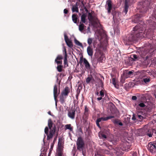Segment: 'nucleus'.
<instances>
[{"label": "nucleus", "mask_w": 156, "mask_h": 156, "mask_svg": "<svg viewBox=\"0 0 156 156\" xmlns=\"http://www.w3.org/2000/svg\"><path fill=\"white\" fill-rule=\"evenodd\" d=\"M132 83H129L128 84L126 83L125 84V87L127 88L131 87Z\"/></svg>", "instance_id": "obj_48"}, {"label": "nucleus", "mask_w": 156, "mask_h": 156, "mask_svg": "<svg viewBox=\"0 0 156 156\" xmlns=\"http://www.w3.org/2000/svg\"><path fill=\"white\" fill-rule=\"evenodd\" d=\"M76 145L77 149L79 151L82 152V154L83 156H86V151L84 150L85 142L81 136H79L77 138L76 141Z\"/></svg>", "instance_id": "obj_4"}, {"label": "nucleus", "mask_w": 156, "mask_h": 156, "mask_svg": "<svg viewBox=\"0 0 156 156\" xmlns=\"http://www.w3.org/2000/svg\"><path fill=\"white\" fill-rule=\"evenodd\" d=\"M68 94V87H66L61 93L60 98V101L63 104L64 102L65 99L66 98Z\"/></svg>", "instance_id": "obj_7"}, {"label": "nucleus", "mask_w": 156, "mask_h": 156, "mask_svg": "<svg viewBox=\"0 0 156 156\" xmlns=\"http://www.w3.org/2000/svg\"><path fill=\"white\" fill-rule=\"evenodd\" d=\"M92 41H93V39H92V38H88L87 40L88 44L89 45H90L91 44V43L92 42Z\"/></svg>", "instance_id": "obj_46"}, {"label": "nucleus", "mask_w": 156, "mask_h": 156, "mask_svg": "<svg viewBox=\"0 0 156 156\" xmlns=\"http://www.w3.org/2000/svg\"><path fill=\"white\" fill-rule=\"evenodd\" d=\"M94 156H104L102 154H100L97 153V154L95 153Z\"/></svg>", "instance_id": "obj_64"}, {"label": "nucleus", "mask_w": 156, "mask_h": 156, "mask_svg": "<svg viewBox=\"0 0 156 156\" xmlns=\"http://www.w3.org/2000/svg\"><path fill=\"white\" fill-rule=\"evenodd\" d=\"M106 3L107 5V10H108V13H110L111 12V10L112 8V1L111 0H107L106 1Z\"/></svg>", "instance_id": "obj_18"}, {"label": "nucleus", "mask_w": 156, "mask_h": 156, "mask_svg": "<svg viewBox=\"0 0 156 156\" xmlns=\"http://www.w3.org/2000/svg\"><path fill=\"white\" fill-rule=\"evenodd\" d=\"M83 63L85 65V68L87 70L90 68V65L87 60L85 58H83Z\"/></svg>", "instance_id": "obj_22"}, {"label": "nucleus", "mask_w": 156, "mask_h": 156, "mask_svg": "<svg viewBox=\"0 0 156 156\" xmlns=\"http://www.w3.org/2000/svg\"><path fill=\"white\" fill-rule=\"evenodd\" d=\"M112 137L110 139L109 141L112 143L113 145H115L118 141V138L115 136H112Z\"/></svg>", "instance_id": "obj_25"}, {"label": "nucleus", "mask_w": 156, "mask_h": 156, "mask_svg": "<svg viewBox=\"0 0 156 156\" xmlns=\"http://www.w3.org/2000/svg\"><path fill=\"white\" fill-rule=\"evenodd\" d=\"M113 19L114 22L119 21L121 16V13L115 10H112V13Z\"/></svg>", "instance_id": "obj_8"}, {"label": "nucleus", "mask_w": 156, "mask_h": 156, "mask_svg": "<svg viewBox=\"0 0 156 156\" xmlns=\"http://www.w3.org/2000/svg\"><path fill=\"white\" fill-rule=\"evenodd\" d=\"M153 4V0H146L143 3L140 12H141L145 13L151 9Z\"/></svg>", "instance_id": "obj_5"}, {"label": "nucleus", "mask_w": 156, "mask_h": 156, "mask_svg": "<svg viewBox=\"0 0 156 156\" xmlns=\"http://www.w3.org/2000/svg\"><path fill=\"white\" fill-rule=\"evenodd\" d=\"M73 46V43L71 40L69 39V48H71Z\"/></svg>", "instance_id": "obj_50"}, {"label": "nucleus", "mask_w": 156, "mask_h": 156, "mask_svg": "<svg viewBox=\"0 0 156 156\" xmlns=\"http://www.w3.org/2000/svg\"><path fill=\"white\" fill-rule=\"evenodd\" d=\"M151 65L153 67H156V60H152Z\"/></svg>", "instance_id": "obj_40"}, {"label": "nucleus", "mask_w": 156, "mask_h": 156, "mask_svg": "<svg viewBox=\"0 0 156 156\" xmlns=\"http://www.w3.org/2000/svg\"><path fill=\"white\" fill-rule=\"evenodd\" d=\"M105 119V117H101L100 118H98L96 120L99 122H101L102 121H106Z\"/></svg>", "instance_id": "obj_41"}, {"label": "nucleus", "mask_w": 156, "mask_h": 156, "mask_svg": "<svg viewBox=\"0 0 156 156\" xmlns=\"http://www.w3.org/2000/svg\"><path fill=\"white\" fill-rule=\"evenodd\" d=\"M123 151H128L130 150V146L127 145L126 143H123L120 147Z\"/></svg>", "instance_id": "obj_14"}, {"label": "nucleus", "mask_w": 156, "mask_h": 156, "mask_svg": "<svg viewBox=\"0 0 156 156\" xmlns=\"http://www.w3.org/2000/svg\"><path fill=\"white\" fill-rule=\"evenodd\" d=\"M102 146H103V147H107L108 148V147H109V146L106 143H104L102 144Z\"/></svg>", "instance_id": "obj_59"}, {"label": "nucleus", "mask_w": 156, "mask_h": 156, "mask_svg": "<svg viewBox=\"0 0 156 156\" xmlns=\"http://www.w3.org/2000/svg\"><path fill=\"white\" fill-rule=\"evenodd\" d=\"M112 121L115 125H117L122 126L123 125V123L119 119H112Z\"/></svg>", "instance_id": "obj_20"}, {"label": "nucleus", "mask_w": 156, "mask_h": 156, "mask_svg": "<svg viewBox=\"0 0 156 156\" xmlns=\"http://www.w3.org/2000/svg\"><path fill=\"white\" fill-rule=\"evenodd\" d=\"M62 65H58L57 67V69L58 71L59 72L62 71Z\"/></svg>", "instance_id": "obj_43"}, {"label": "nucleus", "mask_w": 156, "mask_h": 156, "mask_svg": "<svg viewBox=\"0 0 156 156\" xmlns=\"http://www.w3.org/2000/svg\"><path fill=\"white\" fill-rule=\"evenodd\" d=\"M64 39L67 45L68 46V38L67 36V34L66 32H64Z\"/></svg>", "instance_id": "obj_33"}, {"label": "nucleus", "mask_w": 156, "mask_h": 156, "mask_svg": "<svg viewBox=\"0 0 156 156\" xmlns=\"http://www.w3.org/2000/svg\"><path fill=\"white\" fill-rule=\"evenodd\" d=\"M146 105L145 104V103L144 102L141 101L138 103V107L143 108Z\"/></svg>", "instance_id": "obj_34"}, {"label": "nucleus", "mask_w": 156, "mask_h": 156, "mask_svg": "<svg viewBox=\"0 0 156 156\" xmlns=\"http://www.w3.org/2000/svg\"><path fill=\"white\" fill-rule=\"evenodd\" d=\"M102 152L105 154H109V151L105 150V151H102Z\"/></svg>", "instance_id": "obj_63"}, {"label": "nucleus", "mask_w": 156, "mask_h": 156, "mask_svg": "<svg viewBox=\"0 0 156 156\" xmlns=\"http://www.w3.org/2000/svg\"><path fill=\"white\" fill-rule=\"evenodd\" d=\"M115 118V116L113 115H110L109 116H108L106 117H105V121H107L108 119H111L112 118Z\"/></svg>", "instance_id": "obj_44"}, {"label": "nucleus", "mask_w": 156, "mask_h": 156, "mask_svg": "<svg viewBox=\"0 0 156 156\" xmlns=\"http://www.w3.org/2000/svg\"><path fill=\"white\" fill-rule=\"evenodd\" d=\"M63 143V142L62 139L59 138L57 149V155L58 156H63L62 152Z\"/></svg>", "instance_id": "obj_6"}, {"label": "nucleus", "mask_w": 156, "mask_h": 156, "mask_svg": "<svg viewBox=\"0 0 156 156\" xmlns=\"http://www.w3.org/2000/svg\"><path fill=\"white\" fill-rule=\"evenodd\" d=\"M108 105L109 106L110 110V109H112L115 107V105L111 102H110L108 103Z\"/></svg>", "instance_id": "obj_39"}, {"label": "nucleus", "mask_w": 156, "mask_h": 156, "mask_svg": "<svg viewBox=\"0 0 156 156\" xmlns=\"http://www.w3.org/2000/svg\"><path fill=\"white\" fill-rule=\"evenodd\" d=\"M62 47H63V49H62V51H63V54L64 55V64L65 65V66H68V65L67 63V54L66 53V48L64 46V44H62Z\"/></svg>", "instance_id": "obj_12"}, {"label": "nucleus", "mask_w": 156, "mask_h": 156, "mask_svg": "<svg viewBox=\"0 0 156 156\" xmlns=\"http://www.w3.org/2000/svg\"><path fill=\"white\" fill-rule=\"evenodd\" d=\"M147 149L151 153H155L156 152V143L150 142L148 145Z\"/></svg>", "instance_id": "obj_10"}, {"label": "nucleus", "mask_w": 156, "mask_h": 156, "mask_svg": "<svg viewBox=\"0 0 156 156\" xmlns=\"http://www.w3.org/2000/svg\"><path fill=\"white\" fill-rule=\"evenodd\" d=\"M72 19L73 22L77 25L79 24L80 20L77 16L76 14H73L72 16Z\"/></svg>", "instance_id": "obj_16"}, {"label": "nucleus", "mask_w": 156, "mask_h": 156, "mask_svg": "<svg viewBox=\"0 0 156 156\" xmlns=\"http://www.w3.org/2000/svg\"><path fill=\"white\" fill-rule=\"evenodd\" d=\"M74 42L77 45L80 46L82 48L83 47L82 43L77 40L75 37H74Z\"/></svg>", "instance_id": "obj_29"}, {"label": "nucleus", "mask_w": 156, "mask_h": 156, "mask_svg": "<svg viewBox=\"0 0 156 156\" xmlns=\"http://www.w3.org/2000/svg\"><path fill=\"white\" fill-rule=\"evenodd\" d=\"M82 14L81 15V21L80 22L82 23H85L86 22V18L87 17V15L86 14L84 13L83 12L82 13Z\"/></svg>", "instance_id": "obj_24"}, {"label": "nucleus", "mask_w": 156, "mask_h": 156, "mask_svg": "<svg viewBox=\"0 0 156 156\" xmlns=\"http://www.w3.org/2000/svg\"><path fill=\"white\" fill-rule=\"evenodd\" d=\"M133 72L134 71L133 70L129 71L127 70H126L123 72L122 74L123 76L127 78L128 77H132L134 75L133 73Z\"/></svg>", "instance_id": "obj_11"}, {"label": "nucleus", "mask_w": 156, "mask_h": 156, "mask_svg": "<svg viewBox=\"0 0 156 156\" xmlns=\"http://www.w3.org/2000/svg\"><path fill=\"white\" fill-rule=\"evenodd\" d=\"M107 99H108V96L105 95V97H104V98L102 99V101L103 102H104L106 101Z\"/></svg>", "instance_id": "obj_53"}, {"label": "nucleus", "mask_w": 156, "mask_h": 156, "mask_svg": "<svg viewBox=\"0 0 156 156\" xmlns=\"http://www.w3.org/2000/svg\"><path fill=\"white\" fill-rule=\"evenodd\" d=\"M82 87L81 86H79V87L77 90V92L78 93H80V90L82 89Z\"/></svg>", "instance_id": "obj_52"}, {"label": "nucleus", "mask_w": 156, "mask_h": 156, "mask_svg": "<svg viewBox=\"0 0 156 156\" xmlns=\"http://www.w3.org/2000/svg\"><path fill=\"white\" fill-rule=\"evenodd\" d=\"M136 54H132L130 56V58L132 60L134 61L140 60L142 56L141 55V52L139 51L136 52Z\"/></svg>", "instance_id": "obj_9"}, {"label": "nucleus", "mask_w": 156, "mask_h": 156, "mask_svg": "<svg viewBox=\"0 0 156 156\" xmlns=\"http://www.w3.org/2000/svg\"><path fill=\"white\" fill-rule=\"evenodd\" d=\"M156 16H154L152 15L150 17L149 20H147L146 21V26L144 29L145 32H146V35L149 34V32H152L153 30L155 28L156 26Z\"/></svg>", "instance_id": "obj_2"}, {"label": "nucleus", "mask_w": 156, "mask_h": 156, "mask_svg": "<svg viewBox=\"0 0 156 156\" xmlns=\"http://www.w3.org/2000/svg\"><path fill=\"white\" fill-rule=\"evenodd\" d=\"M137 99V97L136 96H133L132 97V100H136Z\"/></svg>", "instance_id": "obj_58"}, {"label": "nucleus", "mask_w": 156, "mask_h": 156, "mask_svg": "<svg viewBox=\"0 0 156 156\" xmlns=\"http://www.w3.org/2000/svg\"><path fill=\"white\" fill-rule=\"evenodd\" d=\"M79 26V29L80 31H82L84 29V27H85L84 25L81 22H80L79 24H78Z\"/></svg>", "instance_id": "obj_30"}, {"label": "nucleus", "mask_w": 156, "mask_h": 156, "mask_svg": "<svg viewBox=\"0 0 156 156\" xmlns=\"http://www.w3.org/2000/svg\"><path fill=\"white\" fill-rule=\"evenodd\" d=\"M63 57L61 55H58L57 57L55 59H57V60H62L63 59Z\"/></svg>", "instance_id": "obj_45"}, {"label": "nucleus", "mask_w": 156, "mask_h": 156, "mask_svg": "<svg viewBox=\"0 0 156 156\" xmlns=\"http://www.w3.org/2000/svg\"><path fill=\"white\" fill-rule=\"evenodd\" d=\"M105 56L104 55L99 54L98 55H96L95 58L97 59L99 63H102Z\"/></svg>", "instance_id": "obj_19"}, {"label": "nucleus", "mask_w": 156, "mask_h": 156, "mask_svg": "<svg viewBox=\"0 0 156 156\" xmlns=\"http://www.w3.org/2000/svg\"><path fill=\"white\" fill-rule=\"evenodd\" d=\"M87 52L88 55L90 56H92L93 54V48H91L90 46L87 47Z\"/></svg>", "instance_id": "obj_23"}, {"label": "nucleus", "mask_w": 156, "mask_h": 156, "mask_svg": "<svg viewBox=\"0 0 156 156\" xmlns=\"http://www.w3.org/2000/svg\"><path fill=\"white\" fill-rule=\"evenodd\" d=\"M75 110H73L72 112H69V117L73 119L75 118Z\"/></svg>", "instance_id": "obj_27"}, {"label": "nucleus", "mask_w": 156, "mask_h": 156, "mask_svg": "<svg viewBox=\"0 0 156 156\" xmlns=\"http://www.w3.org/2000/svg\"><path fill=\"white\" fill-rule=\"evenodd\" d=\"M100 85H101V87H103V82L101 80H100Z\"/></svg>", "instance_id": "obj_60"}, {"label": "nucleus", "mask_w": 156, "mask_h": 156, "mask_svg": "<svg viewBox=\"0 0 156 156\" xmlns=\"http://www.w3.org/2000/svg\"><path fill=\"white\" fill-rule=\"evenodd\" d=\"M128 9L124 8V10L123 11V12L124 13L125 15H126L128 12Z\"/></svg>", "instance_id": "obj_62"}, {"label": "nucleus", "mask_w": 156, "mask_h": 156, "mask_svg": "<svg viewBox=\"0 0 156 156\" xmlns=\"http://www.w3.org/2000/svg\"><path fill=\"white\" fill-rule=\"evenodd\" d=\"M150 80V78H144L142 80V81L144 82L146 84L149 82Z\"/></svg>", "instance_id": "obj_36"}, {"label": "nucleus", "mask_w": 156, "mask_h": 156, "mask_svg": "<svg viewBox=\"0 0 156 156\" xmlns=\"http://www.w3.org/2000/svg\"><path fill=\"white\" fill-rule=\"evenodd\" d=\"M81 5L79 6V7L80 8V10L81 11V13L84 12V7H86L85 5V4L83 3V0H81Z\"/></svg>", "instance_id": "obj_28"}, {"label": "nucleus", "mask_w": 156, "mask_h": 156, "mask_svg": "<svg viewBox=\"0 0 156 156\" xmlns=\"http://www.w3.org/2000/svg\"><path fill=\"white\" fill-rule=\"evenodd\" d=\"M112 83L113 85H115L116 83L115 78H113L112 79Z\"/></svg>", "instance_id": "obj_61"}, {"label": "nucleus", "mask_w": 156, "mask_h": 156, "mask_svg": "<svg viewBox=\"0 0 156 156\" xmlns=\"http://www.w3.org/2000/svg\"><path fill=\"white\" fill-rule=\"evenodd\" d=\"M152 132H153V135L154 136L156 135V129H152Z\"/></svg>", "instance_id": "obj_56"}, {"label": "nucleus", "mask_w": 156, "mask_h": 156, "mask_svg": "<svg viewBox=\"0 0 156 156\" xmlns=\"http://www.w3.org/2000/svg\"><path fill=\"white\" fill-rule=\"evenodd\" d=\"M114 151V153L117 156H121L123 154L122 152L123 151L120 147L115 148Z\"/></svg>", "instance_id": "obj_17"}, {"label": "nucleus", "mask_w": 156, "mask_h": 156, "mask_svg": "<svg viewBox=\"0 0 156 156\" xmlns=\"http://www.w3.org/2000/svg\"><path fill=\"white\" fill-rule=\"evenodd\" d=\"M132 119V120L134 121L135 122L137 123V120L138 119L137 118V115H136V116H135V115L133 114Z\"/></svg>", "instance_id": "obj_37"}, {"label": "nucleus", "mask_w": 156, "mask_h": 156, "mask_svg": "<svg viewBox=\"0 0 156 156\" xmlns=\"http://www.w3.org/2000/svg\"><path fill=\"white\" fill-rule=\"evenodd\" d=\"M129 8V6H128V2L126 0L125 2V4H124V9H128Z\"/></svg>", "instance_id": "obj_47"}, {"label": "nucleus", "mask_w": 156, "mask_h": 156, "mask_svg": "<svg viewBox=\"0 0 156 156\" xmlns=\"http://www.w3.org/2000/svg\"><path fill=\"white\" fill-rule=\"evenodd\" d=\"M55 62L58 65H62V60H57V59H55Z\"/></svg>", "instance_id": "obj_38"}, {"label": "nucleus", "mask_w": 156, "mask_h": 156, "mask_svg": "<svg viewBox=\"0 0 156 156\" xmlns=\"http://www.w3.org/2000/svg\"><path fill=\"white\" fill-rule=\"evenodd\" d=\"M72 10L73 12H78V7L77 3L76 2V4L72 6Z\"/></svg>", "instance_id": "obj_26"}, {"label": "nucleus", "mask_w": 156, "mask_h": 156, "mask_svg": "<svg viewBox=\"0 0 156 156\" xmlns=\"http://www.w3.org/2000/svg\"><path fill=\"white\" fill-rule=\"evenodd\" d=\"M127 78H126L123 77V74L121 75V78L120 79V81L122 83H125V80Z\"/></svg>", "instance_id": "obj_42"}, {"label": "nucleus", "mask_w": 156, "mask_h": 156, "mask_svg": "<svg viewBox=\"0 0 156 156\" xmlns=\"http://www.w3.org/2000/svg\"><path fill=\"white\" fill-rule=\"evenodd\" d=\"M48 125L50 130L49 133L48 127H46L44 129V132L47 136V139L48 140L52 138L56 129V127L52 122L51 119H49L48 120Z\"/></svg>", "instance_id": "obj_3"}, {"label": "nucleus", "mask_w": 156, "mask_h": 156, "mask_svg": "<svg viewBox=\"0 0 156 156\" xmlns=\"http://www.w3.org/2000/svg\"><path fill=\"white\" fill-rule=\"evenodd\" d=\"M140 113H139L137 115V118L138 119L137 122V124H140L141 122H143V120L146 119L145 117L142 115Z\"/></svg>", "instance_id": "obj_15"}, {"label": "nucleus", "mask_w": 156, "mask_h": 156, "mask_svg": "<svg viewBox=\"0 0 156 156\" xmlns=\"http://www.w3.org/2000/svg\"><path fill=\"white\" fill-rule=\"evenodd\" d=\"M152 129H148L147 130V135L149 137H151L152 136V135H153V132H152Z\"/></svg>", "instance_id": "obj_32"}, {"label": "nucleus", "mask_w": 156, "mask_h": 156, "mask_svg": "<svg viewBox=\"0 0 156 156\" xmlns=\"http://www.w3.org/2000/svg\"><path fill=\"white\" fill-rule=\"evenodd\" d=\"M110 110L111 112L115 116H117L119 114V111L115 107L113 108L110 109Z\"/></svg>", "instance_id": "obj_21"}, {"label": "nucleus", "mask_w": 156, "mask_h": 156, "mask_svg": "<svg viewBox=\"0 0 156 156\" xmlns=\"http://www.w3.org/2000/svg\"><path fill=\"white\" fill-rule=\"evenodd\" d=\"M93 19V17L92 14L90 12H88V19L90 21H91Z\"/></svg>", "instance_id": "obj_35"}, {"label": "nucleus", "mask_w": 156, "mask_h": 156, "mask_svg": "<svg viewBox=\"0 0 156 156\" xmlns=\"http://www.w3.org/2000/svg\"><path fill=\"white\" fill-rule=\"evenodd\" d=\"M91 79H92V78L91 77H87L86 78V83H90V81L91 80Z\"/></svg>", "instance_id": "obj_49"}, {"label": "nucleus", "mask_w": 156, "mask_h": 156, "mask_svg": "<svg viewBox=\"0 0 156 156\" xmlns=\"http://www.w3.org/2000/svg\"><path fill=\"white\" fill-rule=\"evenodd\" d=\"M83 56L82 55L81 56H80V61H79V63L80 64H81L83 62Z\"/></svg>", "instance_id": "obj_51"}, {"label": "nucleus", "mask_w": 156, "mask_h": 156, "mask_svg": "<svg viewBox=\"0 0 156 156\" xmlns=\"http://www.w3.org/2000/svg\"><path fill=\"white\" fill-rule=\"evenodd\" d=\"M100 95L101 96L103 97L104 95V93L103 91L102 90H101L100 92Z\"/></svg>", "instance_id": "obj_54"}, {"label": "nucleus", "mask_w": 156, "mask_h": 156, "mask_svg": "<svg viewBox=\"0 0 156 156\" xmlns=\"http://www.w3.org/2000/svg\"><path fill=\"white\" fill-rule=\"evenodd\" d=\"M53 93H54V99L55 101V105L56 108H57V101L56 100V98L58 96V94L59 93V92L58 93L57 91V86L56 84H55L54 85V90H53Z\"/></svg>", "instance_id": "obj_13"}, {"label": "nucleus", "mask_w": 156, "mask_h": 156, "mask_svg": "<svg viewBox=\"0 0 156 156\" xmlns=\"http://www.w3.org/2000/svg\"><path fill=\"white\" fill-rule=\"evenodd\" d=\"M101 136L102 138H103L104 139H106L107 138L105 134L103 133L101 134Z\"/></svg>", "instance_id": "obj_57"}, {"label": "nucleus", "mask_w": 156, "mask_h": 156, "mask_svg": "<svg viewBox=\"0 0 156 156\" xmlns=\"http://www.w3.org/2000/svg\"><path fill=\"white\" fill-rule=\"evenodd\" d=\"M144 16V15L141 13L134 16L133 22L135 23H140L133 27L131 34L123 37L122 40L125 45L132 44L135 41H138L140 38H142L144 33V29L147 26L146 24L142 20V18Z\"/></svg>", "instance_id": "obj_1"}, {"label": "nucleus", "mask_w": 156, "mask_h": 156, "mask_svg": "<svg viewBox=\"0 0 156 156\" xmlns=\"http://www.w3.org/2000/svg\"><path fill=\"white\" fill-rule=\"evenodd\" d=\"M92 62L94 67H95L96 66L98 62L96 58H94L92 60Z\"/></svg>", "instance_id": "obj_31"}, {"label": "nucleus", "mask_w": 156, "mask_h": 156, "mask_svg": "<svg viewBox=\"0 0 156 156\" xmlns=\"http://www.w3.org/2000/svg\"><path fill=\"white\" fill-rule=\"evenodd\" d=\"M99 122H98V121H97V120L96 121V124L98 128L101 129V127L100 125L99 124Z\"/></svg>", "instance_id": "obj_55"}]
</instances>
